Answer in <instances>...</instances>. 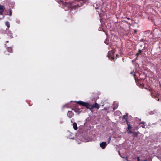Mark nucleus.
<instances>
[{"mask_svg": "<svg viewBox=\"0 0 161 161\" xmlns=\"http://www.w3.org/2000/svg\"><path fill=\"white\" fill-rule=\"evenodd\" d=\"M76 102L80 105L85 107L88 109L92 110L94 108H96L98 109L100 107V105L96 102L93 104H90L89 103L85 102L82 101H76Z\"/></svg>", "mask_w": 161, "mask_h": 161, "instance_id": "1", "label": "nucleus"}, {"mask_svg": "<svg viewBox=\"0 0 161 161\" xmlns=\"http://www.w3.org/2000/svg\"><path fill=\"white\" fill-rule=\"evenodd\" d=\"M126 123L128 126V127L127 128V129H128L127 130V132L129 134L132 133V132L131 131V126L130 124L129 123L128 121H126Z\"/></svg>", "mask_w": 161, "mask_h": 161, "instance_id": "2", "label": "nucleus"}, {"mask_svg": "<svg viewBox=\"0 0 161 161\" xmlns=\"http://www.w3.org/2000/svg\"><path fill=\"white\" fill-rule=\"evenodd\" d=\"M107 146L106 142H102L100 143V147L103 149H104Z\"/></svg>", "mask_w": 161, "mask_h": 161, "instance_id": "3", "label": "nucleus"}, {"mask_svg": "<svg viewBox=\"0 0 161 161\" xmlns=\"http://www.w3.org/2000/svg\"><path fill=\"white\" fill-rule=\"evenodd\" d=\"M114 52L113 51H109L108 52V55L109 57H111L113 59H114V58H113V55L114 54Z\"/></svg>", "mask_w": 161, "mask_h": 161, "instance_id": "4", "label": "nucleus"}, {"mask_svg": "<svg viewBox=\"0 0 161 161\" xmlns=\"http://www.w3.org/2000/svg\"><path fill=\"white\" fill-rule=\"evenodd\" d=\"M118 103L117 102H114L113 106V109L114 110L118 108Z\"/></svg>", "mask_w": 161, "mask_h": 161, "instance_id": "5", "label": "nucleus"}, {"mask_svg": "<svg viewBox=\"0 0 161 161\" xmlns=\"http://www.w3.org/2000/svg\"><path fill=\"white\" fill-rule=\"evenodd\" d=\"M4 10V6L0 5V14L2 15Z\"/></svg>", "mask_w": 161, "mask_h": 161, "instance_id": "6", "label": "nucleus"}, {"mask_svg": "<svg viewBox=\"0 0 161 161\" xmlns=\"http://www.w3.org/2000/svg\"><path fill=\"white\" fill-rule=\"evenodd\" d=\"M73 115L74 114L72 113V111H68L67 115L69 117H72L73 116Z\"/></svg>", "mask_w": 161, "mask_h": 161, "instance_id": "7", "label": "nucleus"}, {"mask_svg": "<svg viewBox=\"0 0 161 161\" xmlns=\"http://www.w3.org/2000/svg\"><path fill=\"white\" fill-rule=\"evenodd\" d=\"M128 114L127 113H126L125 115H124L123 116V119H125L126 120V122L127 121H128Z\"/></svg>", "mask_w": 161, "mask_h": 161, "instance_id": "8", "label": "nucleus"}, {"mask_svg": "<svg viewBox=\"0 0 161 161\" xmlns=\"http://www.w3.org/2000/svg\"><path fill=\"white\" fill-rule=\"evenodd\" d=\"M73 128L75 130H77L78 129L77 125L76 123L74 122L73 124Z\"/></svg>", "mask_w": 161, "mask_h": 161, "instance_id": "9", "label": "nucleus"}, {"mask_svg": "<svg viewBox=\"0 0 161 161\" xmlns=\"http://www.w3.org/2000/svg\"><path fill=\"white\" fill-rule=\"evenodd\" d=\"M145 123L144 122H140L139 123V125H140L141 127H142L143 128H145V125L144 124Z\"/></svg>", "mask_w": 161, "mask_h": 161, "instance_id": "10", "label": "nucleus"}, {"mask_svg": "<svg viewBox=\"0 0 161 161\" xmlns=\"http://www.w3.org/2000/svg\"><path fill=\"white\" fill-rule=\"evenodd\" d=\"M6 25L7 26L8 28H9L10 27V24L8 22H6L5 23Z\"/></svg>", "mask_w": 161, "mask_h": 161, "instance_id": "11", "label": "nucleus"}, {"mask_svg": "<svg viewBox=\"0 0 161 161\" xmlns=\"http://www.w3.org/2000/svg\"><path fill=\"white\" fill-rule=\"evenodd\" d=\"M111 139V137L110 136L109 138L108 139V143H109L110 142V141Z\"/></svg>", "mask_w": 161, "mask_h": 161, "instance_id": "12", "label": "nucleus"}, {"mask_svg": "<svg viewBox=\"0 0 161 161\" xmlns=\"http://www.w3.org/2000/svg\"><path fill=\"white\" fill-rule=\"evenodd\" d=\"M142 52V50H139V52L136 53V55L137 56H138L140 53Z\"/></svg>", "mask_w": 161, "mask_h": 161, "instance_id": "13", "label": "nucleus"}, {"mask_svg": "<svg viewBox=\"0 0 161 161\" xmlns=\"http://www.w3.org/2000/svg\"><path fill=\"white\" fill-rule=\"evenodd\" d=\"M120 55H118V54H116V56H118V57H119V56H121V52H120Z\"/></svg>", "mask_w": 161, "mask_h": 161, "instance_id": "14", "label": "nucleus"}, {"mask_svg": "<svg viewBox=\"0 0 161 161\" xmlns=\"http://www.w3.org/2000/svg\"><path fill=\"white\" fill-rule=\"evenodd\" d=\"M137 161H140L139 158L138 157H137Z\"/></svg>", "mask_w": 161, "mask_h": 161, "instance_id": "15", "label": "nucleus"}, {"mask_svg": "<svg viewBox=\"0 0 161 161\" xmlns=\"http://www.w3.org/2000/svg\"><path fill=\"white\" fill-rule=\"evenodd\" d=\"M9 15H10V16L12 15V12H11V11H10Z\"/></svg>", "mask_w": 161, "mask_h": 161, "instance_id": "16", "label": "nucleus"}, {"mask_svg": "<svg viewBox=\"0 0 161 161\" xmlns=\"http://www.w3.org/2000/svg\"><path fill=\"white\" fill-rule=\"evenodd\" d=\"M9 50H11V51H10V52H12V50L11 48H8V51Z\"/></svg>", "mask_w": 161, "mask_h": 161, "instance_id": "17", "label": "nucleus"}, {"mask_svg": "<svg viewBox=\"0 0 161 161\" xmlns=\"http://www.w3.org/2000/svg\"><path fill=\"white\" fill-rule=\"evenodd\" d=\"M119 155H120V156L122 158H124V157H122V156L120 155V152H119Z\"/></svg>", "mask_w": 161, "mask_h": 161, "instance_id": "18", "label": "nucleus"}, {"mask_svg": "<svg viewBox=\"0 0 161 161\" xmlns=\"http://www.w3.org/2000/svg\"><path fill=\"white\" fill-rule=\"evenodd\" d=\"M134 32H135V33H136V32H137V31L136 30H135L134 31Z\"/></svg>", "mask_w": 161, "mask_h": 161, "instance_id": "19", "label": "nucleus"}, {"mask_svg": "<svg viewBox=\"0 0 161 161\" xmlns=\"http://www.w3.org/2000/svg\"><path fill=\"white\" fill-rule=\"evenodd\" d=\"M6 42H7V43H8V41H6Z\"/></svg>", "mask_w": 161, "mask_h": 161, "instance_id": "20", "label": "nucleus"}, {"mask_svg": "<svg viewBox=\"0 0 161 161\" xmlns=\"http://www.w3.org/2000/svg\"><path fill=\"white\" fill-rule=\"evenodd\" d=\"M143 161H147V160H144Z\"/></svg>", "mask_w": 161, "mask_h": 161, "instance_id": "21", "label": "nucleus"}, {"mask_svg": "<svg viewBox=\"0 0 161 161\" xmlns=\"http://www.w3.org/2000/svg\"><path fill=\"white\" fill-rule=\"evenodd\" d=\"M76 7V5H75V6H74V8H75V7Z\"/></svg>", "mask_w": 161, "mask_h": 161, "instance_id": "22", "label": "nucleus"}, {"mask_svg": "<svg viewBox=\"0 0 161 161\" xmlns=\"http://www.w3.org/2000/svg\"><path fill=\"white\" fill-rule=\"evenodd\" d=\"M78 112H79V113H80V112H81V111H78Z\"/></svg>", "mask_w": 161, "mask_h": 161, "instance_id": "23", "label": "nucleus"}, {"mask_svg": "<svg viewBox=\"0 0 161 161\" xmlns=\"http://www.w3.org/2000/svg\"><path fill=\"white\" fill-rule=\"evenodd\" d=\"M127 19H130V18H128Z\"/></svg>", "mask_w": 161, "mask_h": 161, "instance_id": "24", "label": "nucleus"}, {"mask_svg": "<svg viewBox=\"0 0 161 161\" xmlns=\"http://www.w3.org/2000/svg\"><path fill=\"white\" fill-rule=\"evenodd\" d=\"M9 50V51H11V50Z\"/></svg>", "mask_w": 161, "mask_h": 161, "instance_id": "25", "label": "nucleus"}]
</instances>
